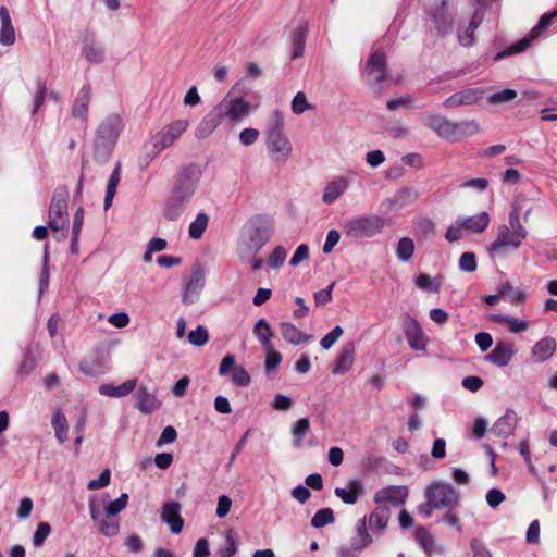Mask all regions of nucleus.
<instances>
[{"mask_svg":"<svg viewBox=\"0 0 557 557\" xmlns=\"http://www.w3.org/2000/svg\"><path fill=\"white\" fill-rule=\"evenodd\" d=\"M203 285L205 274L201 269H198L193 273L189 282L186 285L185 292L183 294V302L185 305L194 304L198 299Z\"/></svg>","mask_w":557,"mask_h":557,"instance_id":"nucleus-25","label":"nucleus"},{"mask_svg":"<svg viewBox=\"0 0 557 557\" xmlns=\"http://www.w3.org/2000/svg\"><path fill=\"white\" fill-rule=\"evenodd\" d=\"M233 368L231 381L234 385L246 387L251 382V376L249 372L244 369L242 366H235V356L232 354H227L223 357L219 366V375L225 376L230 373Z\"/></svg>","mask_w":557,"mask_h":557,"instance_id":"nucleus-14","label":"nucleus"},{"mask_svg":"<svg viewBox=\"0 0 557 557\" xmlns=\"http://www.w3.org/2000/svg\"><path fill=\"white\" fill-rule=\"evenodd\" d=\"M52 428L55 433V437L60 444H63L67 440V420L65 414L61 410H57L53 413L52 420H51Z\"/></svg>","mask_w":557,"mask_h":557,"instance_id":"nucleus-42","label":"nucleus"},{"mask_svg":"<svg viewBox=\"0 0 557 557\" xmlns=\"http://www.w3.org/2000/svg\"><path fill=\"white\" fill-rule=\"evenodd\" d=\"M457 223L468 231L482 233L490 224V215L486 212H482L469 218H459Z\"/></svg>","mask_w":557,"mask_h":557,"instance_id":"nucleus-32","label":"nucleus"},{"mask_svg":"<svg viewBox=\"0 0 557 557\" xmlns=\"http://www.w3.org/2000/svg\"><path fill=\"white\" fill-rule=\"evenodd\" d=\"M128 503V494L122 493L121 496L114 500L109 502L104 507V512L108 518L114 517L123 511Z\"/></svg>","mask_w":557,"mask_h":557,"instance_id":"nucleus-51","label":"nucleus"},{"mask_svg":"<svg viewBox=\"0 0 557 557\" xmlns=\"http://www.w3.org/2000/svg\"><path fill=\"white\" fill-rule=\"evenodd\" d=\"M280 330L282 333L283 338L293 345H299L301 343L307 342L308 339L312 338L311 335L304 334L299 331L298 327H296L290 322H282L280 323Z\"/></svg>","mask_w":557,"mask_h":557,"instance_id":"nucleus-34","label":"nucleus"},{"mask_svg":"<svg viewBox=\"0 0 557 557\" xmlns=\"http://www.w3.org/2000/svg\"><path fill=\"white\" fill-rule=\"evenodd\" d=\"M253 334L259 339L262 345V338L267 337L269 342H271V337L273 336V332L270 323L265 319H260L253 326Z\"/></svg>","mask_w":557,"mask_h":557,"instance_id":"nucleus-55","label":"nucleus"},{"mask_svg":"<svg viewBox=\"0 0 557 557\" xmlns=\"http://www.w3.org/2000/svg\"><path fill=\"white\" fill-rule=\"evenodd\" d=\"M482 88L473 87L462 89L449 96L443 103L446 109H454L461 106H473L483 98Z\"/></svg>","mask_w":557,"mask_h":557,"instance_id":"nucleus-16","label":"nucleus"},{"mask_svg":"<svg viewBox=\"0 0 557 557\" xmlns=\"http://www.w3.org/2000/svg\"><path fill=\"white\" fill-rule=\"evenodd\" d=\"M237 534L233 530H228L225 536V546L221 549V557H232L237 553Z\"/></svg>","mask_w":557,"mask_h":557,"instance_id":"nucleus-54","label":"nucleus"},{"mask_svg":"<svg viewBox=\"0 0 557 557\" xmlns=\"http://www.w3.org/2000/svg\"><path fill=\"white\" fill-rule=\"evenodd\" d=\"M521 246L517 242H503L495 239L487 248V252L492 259L506 258L511 252L517 251Z\"/></svg>","mask_w":557,"mask_h":557,"instance_id":"nucleus-37","label":"nucleus"},{"mask_svg":"<svg viewBox=\"0 0 557 557\" xmlns=\"http://www.w3.org/2000/svg\"><path fill=\"white\" fill-rule=\"evenodd\" d=\"M310 109V104L307 101L305 92L298 91L292 101V111L295 114H301Z\"/></svg>","mask_w":557,"mask_h":557,"instance_id":"nucleus-64","label":"nucleus"},{"mask_svg":"<svg viewBox=\"0 0 557 557\" xmlns=\"http://www.w3.org/2000/svg\"><path fill=\"white\" fill-rule=\"evenodd\" d=\"M349 178L346 176H338L330 181L323 191L322 201L326 205L335 202L348 188Z\"/></svg>","mask_w":557,"mask_h":557,"instance_id":"nucleus-23","label":"nucleus"},{"mask_svg":"<svg viewBox=\"0 0 557 557\" xmlns=\"http://www.w3.org/2000/svg\"><path fill=\"white\" fill-rule=\"evenodd\" d=\"M556 350V341L550 336H545L534 344L531 349L533 361L543 363L549 360Z\"/></svg>","mask_w":557,"mask_h":557,"instance_id":"nucleus-24","label":"nucleus"},{"mask_svg":"<svg viewBox=\"0 0 557 557\" xmlns=\"http://www.w3.org/2000/svg\"><path fill=\"white\" fill-rule=\"evenodd\" d=\"M91 100V86L90 84L84 85L72 106L71 115L74 119L81 120L83 123H87L88 120V107Z\"/></svg>","mask_w":557,"mask_h":557,"instance_id":"nucleus-20","label":"nucleus"},{"mask_svg":"<svg viewBox=\"0 0 557 557\" xmlns=\"http://www.w3.org/2000/svg\"><path fill=\"white\" fill-rule=\"evenodd\" d=\"M521 246L517 242H503L495 239L487 248V252L492 259L506 258L511 252L517 251Z\"/></svg>","mask_w":557,"mask_h":557,"instance_id":"nucleus-38","label":"nucleus"},{"mask_svg":"<svg viewBox=\"0 0 557 557\" xmlns=\"http://www.w3.org/2000/svg\"><path fill=\"white\" fill-rule=\"evenodd\" d=\"M517 97V91L513 89H503L494 92L488 97L490 104H499L513 100Z\"/></svg>","mask_w":557,"mask_h":557,"instance_id":"nucleus-59","label":"nucleus"},{"mask_svg":"<svg viewBox=\"0 0 557 557\" xmlns=\"http://www.w3.org/2000/svg\"><path fill=\"white\" fill-rule=\"evenodd\" d=\"M426 15L438 36L446 37L453 33L454 15L448 11L446 0L431 5Z\"/></svg>","mask_w":557,"mask_h":557,"instance_id":"nucleus-9","label":"nucleus"},{"mask_svg":"<svg viewBox=\"0 0 557 557\" xmlns=\"http://www.w3.org/2000/svg\"><path fill=\"white\" fill-rule=\"evenodd\" d=\"M493 322L499 324H506L510 332L512 333H521L527 331L529 327V323L527 321L518 320L512 315L506 314H492L490 318Z\"/></svg>","mask_w":557,"mask_h":557,"instance_id":"nucleus-41","label":"nucleus"},{"mask_svg":"<svg viewBox=\"0 0 557 557\" xmlns=\"http://www.w3.org/2000/svg\"><path fill=\"white\" fill-rule=\"evenodd\" d=\"M201 177L202 170L197 163H188L180 169L163 207L166 220L175 221L184 213L196 194Z\"/></svg>","mask_w":557,"mask_h":557,"instance_id":"nucleus-1","label":"nucleus"},{"mask_svg":"<svg viewBox=\"0 0 557 557\" xmlns=\"http://www.w3.org/2000/svg\"><path fill=\"white\" fill-rule=\"evenodd\" d=\"M512 343L498 341L495 347L485 355L484 359L499 368L507 367L515 355Z\"/></svg>","mask_w":557,"mask_h":557,"instance_id":"nucleus-17","label":"nucleus"},{"mask_svg":"<svg viewBox=\"0 0 557 557\" xmlns=\"http://www.w3.org/2000/svg\"><path fill=\"white\" fill-rule=\"evenodd\" d=\"M335 520L334 512L331 508H322L318 510L311 519V525L313 528H323Z\"/></svg>","mask_w":557,"mask_h":557,"instance_id":"nucleus-50","label":"nucleus"},{"mask_svg":"<svg viewBox=\"0 0 557 557\" xmlns=\"http://www.w3.org/2000/svg\"><path fill=\"white\" fill-rule=\"evenodd\" d=\"M389 508L387 506H377L369 517V527L371 530L382 531L386 528L389 520Z\"/></svg>","mask_w":557,"mask_h":557,"instance_id":"nucleus-39","label":"nucleus"},{"mask_svg":"<svg viewBox=\"0 0 557 557\" xmlns=\"http://www.w3.org/2000/svg\"><path fill=\"white\" fill-rule=\"evenodd\" d=\"M267 147L276 163H285L292 153V144L284 134V116L276 110L265 132Z\"/></svg>","mask_w":557,"mask_h":557,"instance_id":"nucleus-4","label":"nucleus"},{"mask_svg":"<svg viewBox=\"0 0 557 557\" xmlns=\"http://www.w3.org/2000/svg\"><path fill=\"white\" fill-rule=\"evenodd\" d=\"M355 345L354 343H347L341 349L338 357L334 363L332 372L334 374H344L348 371L354 363Z\"/></svg>","mask_w":557,"mask_h":557,"instance_id":"nucleus-29","label":"nucleus"},{"mask_svg":"<svg viewBox=\"0 0 557 557\" xmlns=\"http://www.w3.org/2000/svg\"><path fill=\"white\" fill-rule=\"evenodd\" d=\"M161 403L157 396L148 391L146 386H140L136 394V408L144 414L152 413L158 410Z\"/></svg>","mask_w":557,"mask_h":557,"instance_id":"nucleus-26","label":"nucleus"},{"mask_svg":"<svg viewBox=\"0 0 557 557\" xmlns=\"http://www.w3.org/2000/svg\"><path fill=\"white\" fill-rule=\"evenodd\" d=\"M310 429V421L308 418H300L293 425L292 434H293V445L295 447H300L302 444V440Z\"/></svg>","mask_w":557,"mask_h":557,"instance_id":"nucleus-47","label":"nucleus"},{"mask_svg":"<svg viewBox=\"0 0 557 557\" xmlns=\"http://www.w3.org/2000/svg\"><path fill=\"white\" fill-rule=\"evenodd\" d=\"M120 181H121V163L117 162L108 180V183H107L106 196H104V201H103L104 210H108L112 206Z\"/></svg>","mask_w":557,"mask_h":557,"instance_id":"nucleus-36","label":"nucleus"},{"mask_svg":"<svg viewBox=\"0 0 557 557\" xmlns=\"http://www.w3.org/2000/svg\"><path fill=\"white\" fill-rule=\"evenodd\" d=\"M262 347L267 351L265 372L270 373L278 368L282 362V356L274 349L272 343L269 342L267 337L262 338Z\"/></svg>","mask_w":557,"mask_h":557,"instance_id":"nucleus-43","label":"nucleus"},{"mask_svg":"<svg viewBox=\"0 0 557 557\" xmlns=\"http://www.w3.org/2000/svg\"><path fill=\"white\" fill-rule=\"evenodd\" d=\"M458 507H450L446 509V512L444 513L442 521L451 527L455 528L458 532H461L462 525L460 523L459 515L457 511Z\"/></svg>","mask_w":557,"mask_h":557,"instance_id":"nucleus-62","label":"nucleus"},{"mask_svg":"<svg viewBox=\"0 0 557 557\" xmlns=\"http://www.w3.org/2000/svg\"><path fill=\"white\" fill-rule=\"evenodd\" d=\"M308 32L307 23L299 25L292 35L293 59L302 57L306 46V36Z\"/></svg>","mask_w":557,"mask_h":557,"instance_id":"nucleus-40","label":"nucleus"},{"mask_svg":"<svg viewBox=\"0 0 557 557\" xmlns=\"http://www.w3.org/2000/svg\"><path fill=\"white\" fill-rule=\"evenodd\" d=\"M223 122L221 117V113L214 107L209 113H207L203 119L200 121L195 131V136L198 139H203L209 137L216 127Z\"/></svg>","mask_w":557,"mask_h":557,"instance_id":"nucleus-22","label":"nucleus"},{"mask_svg":"<svg viewBox=\"0 0 557 557\" xmlns=\"http://www.w3.org/2000/svg\"><path fill=\"white\" fill-rule=\"evenodd\" d=\"M458 267L462 272L472 273L476 270V257L473 252H463L458 261Z\"/></svg>","mask_w":557,"mask_h":557,"instance_id":"nucleus-57","label":"nucleus"},{"mask_svg":"<svg viewBox=\"0 0 557 557\" xmlns=\"http://www.w3.org/2000/svg\"><path fill=\"white\" fill-rule=\"evenodd\" d=\"M363 76L367 85L375 91L382 90L381 83L387 78V59L384 51L373 49L367 60Z\"/></svg>","mask_w":557,"mask_h":557,"instance_id":"nucleus-6","label":"nucleus"},{"mask_svg":"<svg viewBox=\"0 0 557 557\" xmlns=\"http://www.w3.org/2000/svg\"><path fill=\"white\" fill-rule=\"evenodd\" d=\"M287 252L283 246H276L268 258V265L272 269L281 268L286 259Z\"/></svg>","mask_w":557,"mask_h":557,"instance_id":"nucleus-56","label":"nucleus"},{"mask_svg":"<svg viewBox=\"0 0 557 557\" xmlns=\"http://www.w3.org/2000/svg\"><path fill=\"white\" fill-rule=\"evenodd\" d=\"M0 42L4 46H11L15 42V30L11 21L10 12L7 7L0 8Z\"/></svg>","mask_w":557,"mask_h":557,"instance_id":"nucleus-30","label":"nucleus"},{"mask_svg":"<svg viewBox=\"0 0 557 557\" xmlns=\"http://www.w3.org/2000/svg\"><path fill=\"white\" fill-rule=\"evenodd\" d=\"M215 108L223 121L228 119L235 123L243 121L250 111V104L242 97L226 96Z\"/></svg>","mask_w":557,"mask_h":557,"instance_id":"nucleus-10","label":"nucleus"},{"mask_svg":"<svg viewBox=\"0 0 557 557\" xmlns=\"http://www.w3.org/2000/svg\"><path fill=\"white\" fill-rule=\"evenodd\" d=\"M416 285L420 289L429 290L432 293H438L441 289V284L435 282L431 276L428 274H420L416 278Z\"/></svg>","mask_w":557,"mask_h":557,"instance_id":"nucleus-58","label":"nucleus"},{"mask_svg":"<svg viewBox=\"0 0 557 557\" xmlns=\"http://www.w3.org/2000/svg\"><path fill=\"white\" fill-rule=\"evenodd\" d=\"M188 120H176L159 131L154 136L153 147L157 152L171 147L174 141L187 129Z\"/></svg>","mask_w":557,"mask_h":557,"instance_id":"nucleus-11","label":"nucleus"},{"mask_svg":"<svg viewBox=\"0 0 557 557\" xmlns=\"http://www.w3.org/2000/svg\"><path fill=\"white\" fill-rule=\"evenodd\" d=\"M384 219L377 215H359L344 222L343 228L346 236L361 239L371 238L380 234L384 228Z\"/></svg>","mask_w":557,"mask_h":557,"instance_id":"nucleus-5","label":"nucleus"},{"mask_svg":"<svg viewBox=\"0 0 557 557\" xmlns=\"http://www.w3.org/2000/svg\"><path fill=\"white\" fill-rule=\"evenodd\" d=\"M180 511L181 505L177 502H168L162 506L161 519L170 525L174 534H178L184 525Z\"/></svg>","mask_w":557,"mask_h":557,"instance_id":"nucleus-21","label":"nucleus"},{"mask_svg":"<svg viewBox=\"0 0 557 557\" xmlns=\"http://www.w3.org/2000/svg\"><path fill=\"white\" fill-rule=\"evenodd\" d=\"M518 420L517 413L512 409H507L505 414L493 424L492 432L495 435L507 437L513 432Z\"/></svg>","mask_w":557,"mask_h":557,"instance_id":"nucleus-27","label":"nucleus"},{"mask_svg":"<svg viewBox=\"0 0 557 557\" xmlns=\"http://www.w3.org/2000/svg\"><path fill=\"white\" fill-rule=\"evenodd\" d=\"M209 341L208 330L203 325H198L196 330H193L188 334V342L197 347L206 345Z\"/></svg>","mask_w":557,"mask_h":557,"instance_id":"nucleus-53","label":"nucleus"},{"mask_svg":"<svg viewBox=\"0 0 557 557\" xmlns=\"http://www.w3.org/2000/svg\"><path fill=\"white\" fill-rule=\"evenodd\" d=\"M372 543V537L368 532L367 518L358 520L356 525V535L351 537L350 545L355 550H362Z\"/></svg>","mask_w":557,"mask_h":557,"instance_id":"nucleus-33","label":"nucleus"},{"mask_svg":"<svg viewBox=\"0 0 557 557\" xmlns=\"http://www.w3.org/2000/svg\"><path fill=\"white\" fill-rule=\"evenodd\" d=\"M348 488L349 490L336 487L334 493L345 504L354 505L357 503L358 498L364 493L363 483L360 479H354L348 482Z\"/></svg>","mask_w":557,"mask_h":557,"instance_id":"nucleus-28","label":"nucleus"},{"mask_svg":"<svg viewBox=\"0 0 557 557\" xmlns=\"http://www.w3.org/2000/svg\"><path fill=\"white\" fill-rule=\"evenodd\" d=\"M122 129L123 121L116 113L109 114L100 122L94 138V158L98 163H106L110 159Z\"/></svg>","mask_w":557,"mask_h":557,"instance_id":"nucleus-3","label":"nucleus"},{"mask_svg":"<svg viewBox=\"0 0 557 557\" xmlns=\"http://www.w3.org/2000/svg\"><path fill=\"white\" fill-rule=\"evenodd\" d=\"M37 361L33 355V348L30 345L26 346L23 352V359L18 366L17 374L20 376H26L36 368Z\"/></svg>","mask_w":557,"mask_h":557,"instance_id":"nucleus-48","label":"nucleus"},{"mask_svg":"<svg viewBox=\"0 0 557 557\" xmlns=\"http://www.w3.org/2000/svg\"><path fill=\"white\" fill-rule=\"evenodd\" d=\"M416 539L428 555H431L433 553L434 540L433 536L424 527H419L417 529Z\"/></svg>","mask_w":557,"mask_h":557,"instance_id":"nucleus-52","label":"nucleus"},{"mask_svg":"<svg viewBox=\"0 0 557 557\" xmlns=\"http://www.w3.org/2000/svg\"><path fill=\"white\" fill-rule=\"evenodd\" d=\"M69 191L65 186L54 189L49 209L48 226L57 232L66 228L69 224L67 213Z\"/></svg>","mask_w":557,"mask_h":557,"instance_id":"nucleus-8","label":"nucleus"},{"mask_svg":"<svg viewBox=\"0 0 557 557\" xmlns=\"http://www.w3.org/2000/svg\"><path fill=\"white\" fill-rule=\"evenodd\" d=\"M137 384L136 379H129L125 382H123L119 386H114L113 384H102L99 386V393L103 396L109 397H124L131 394Z\"/></svg>","mask_w":557,"mask_h":557,"instance_id":"nucleus-31","label":"nucleus"},{"mask_svg":"<svg viewBox=\"0 0 557 557\" xmlns=\"http://www.w3.org/2000/svg\"><path fill=\"white\" fill-rule=\"evenodd\" d=\"M414 252V243L410 237H401L396 248L397 259L401 262L409 261Z\"/></svg>","mask_w":557,"mask_h":557,"instance_id":"nucleus-49","label":"nucleus"},{"mask_svg":"<svg viewBox=\"0 0 557 557\" xmlns=\"http://www.w3.org/2000/svg\"><path fill=\"white\" fill-rule=\"evenodd\" d=\"M408 488L404 485H392L387 486L385 488L379 490L374 494V503L375 504H382V503H391L395 506H400L406 503V499L408 497Z\"/></svg>","mask_w":557,"mask_h":557,"instance_id":"nucleus-18","label":"nucleus"},{"mask_svg":"<svg viewBox=\"0 0 557 557\" xmlns=\"http://www.w3.org/2000/svg\"><path fill=\"white\" fill-rule=\"evenodd\" d=\"M535 37H536V35H534L531 32V35L518 40L517 42H515L513 45H511L509 48L505 49L504 51L498 52L495 57V60H500L505 57L520 53V52L527 50L531 46V42L535 39Z\"/></svg>","mask_w":557,"mask_h":557,"instance_id":"nucleus-45","label":"nucleus"},{"mask_svg":"<svg viewBox=\"0 0 557 557\" xmlns=\"http://www.w3.org/2000/svg\"><path fill=\"white\" fill-rule=\"evenodd\" d=\"M274 233L273 219L267 214L251 216L243 226L237 243V251H245L246 257L259 252L270 242Z\"/></svg>","mask_w":557,"mask_h":557,"instance_id":"nucleus-2","label":"nucleus"},{"mask_svg":"<svg viewBox=\"0 0 557 557\" xmlns=\"http://www.w3.org/2000/svg\"><path fill=\"white\" fill-rule=\"evenodd\" d=\"M488 0H475L478 7L473 12L472 18L469 24L463 27L459 25L457 28V38L461 46L472 47L474 45V32L481 25L484 18L483 7Z\"/></svg>","mask_w":557,"mask_h":557,"instance_id":"nucleus-12","label":"nucleus"},{"mask_svg":"<svg viewBox=\"0 0 557 557\" xmlns=\"http://www.w3.org/2000/svg\"><path fill=\"white\" fill-rule=\"evenodd\" d=\"M50 533L51 527L48 522L38 523L37 529L33 535V545L35 547H40L46 539L50 535Z\"/></svg>","mask_w":557,"mask_h":557,"instance_id":"nucleus-60","label":"nucleus"},{"mask_svg":"<svg viewBox=\"0 0 557 557\" xmlns=\"http://www.w3.org/2000/svg\"><path fill=\"white\" fill-rule=\"evenodd\" d=\"M419 196L420 194L414 187L405 186L399 188L393 197L385 199L382 206H385L388 210L401 209L414 203Z\"/></svg>","mask_w":557,"mask_h":557,"instance_id":"nucleus-19","label":"nucleus"},{"mask_svg":"<svg viewBox=\"0 0 557 557\" xmlns=\"http://www.w3.org/2000/svg\"><path fill=\"white\" fill-rule=\"evenodd\" d=\"M507 228H510V231H512L513 235H517L523 239L528 236V231L521 224L520 218L516 212H511L509 214V221H508Z\"/></svg>","mask_w":557,"mask_h":557,"instance_id":"nucleus-61","label":"nucleus"},{"mask_svg":"<svg viewBox=\"0 0 557 557\" xmlns=\"http://www.w3.org/2000/svg\"><path fill=\"white\" fill-rule=\"evenodd\" d=\"M343 333H344L343 327L339 325H336L332 331H330L326 335H324L321 338V341H320L321 347L325 350L332 348V346L343 335Z\"/></svg>","mask_w":557,"mask_h":557,"instance_id":"nucleus-63","label":"nucleus"},{"mask_svg":"<svg viewBox=\"0 0 557 557\" xmlns=\"http://www.w3.org/2000/svg\"><path fill=\"white\" fill-rule=\"evenodd\" d=\"M209 224V216L205 212H199L195 220L189 224L188 235L191 239H200Z\"/></svg>","mask_w":557,"mask_h":557,"instance_id":"nucleus-44","label":"nucleus"},{"mask_svg":"<svg viewBox=\"0 0 557 557\" xmlns=\"http://www.w3.org/2000/svg\"><path fill=\"white\" fill-rule=\"evenodd\" d=\"M424 497L431 498L436 509L460 506V492L449 483L434 481L424 491Z\"/></svg>","mask_w":557,"mask_h":557,"instance_id":"nucleus-7","label":"nucleus"},{"mask_svg":"<svg viewBox=\"0 0 557 557\" xmlns=\"http://www.w3.org/2000/svg\"><path fill=\"white\" fill-rule=\"evenodd\" d=\"M422 124L438 137L451 141L454 122L438 114L425 113L420 117Z\"/></svg>","mask_w":557,"mask_h":557,"instance_id":"nucleus-15","label":"nucleus"},{"mask_svg":"<svg viewBox=\"0 0 557 557\" xmlns=\"http://www.w3.org/2000/svg\"><path fill=\"white\" fill-rule=\"evenodd\" d=\"M480 132V126L474 120L454 122L451 141L473 136Z\"/></svg>","mask_w":557,"mask_h":557,"instance_id":"nucleus-35","label":"nucleus"},{"mask_svg":"<svg viewBox=\"0 0 557 557\" xmlns=\"http://www.w3.org/2000/svg\"><path fill=\"white\" fill-rule=\"evenodd\" d=\"M82 55L94 64H100L104 61V48L98 41L95 33L85 29L81 33Z\"/></svg>","mask_w":557,"mask_h":557,"instance_id":"nucleus-13","label":"nucleus"},{"mask_svg":"<svg viewBox=\"0 0 557 557\" xmlns=\"http://www.w3.org/2000/svg\"><path fill=\"white\" fill-rule=\"evenodd\" d=\"M499 293L503 298H508L513 305L524 304L527 294L522 290L516 289L509 282H504L499 286Z\"/></svg>","mask_w":557,"mask_h":557,"instance_id":"nucleus-46","label":"nucleus"}]
</instances>
